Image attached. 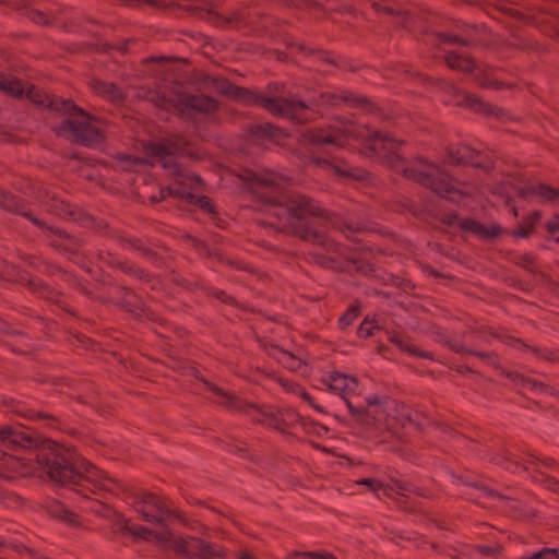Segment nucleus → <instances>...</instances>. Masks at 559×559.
Instances as JSON below:
<instances>
[{"label": "nucleus", "mask_w": 559, "mask_h": 559, "mask_svg": "<svg viewBox=\"0 0 559 559\" xmlns=\"http://www.w3.org/2000/svg\"><path fill=\"white\" fill-rule=\"evenodd\" d=\"M349 139L361 140L364 146L378 157L388 160L396 159V164L393 166L396 171H401L406 178L431 189L441 198L460 203L472 193L469 186L456 182L433 163L418 158L413 164L406 165L403 160H400L397 151L401 142L388 133L371 132L367 127L350 121L336 122L329 130L310 132V141L314 144H334L343 147L348 144Z\"/></svg>", "instance_id": "f257e3e1"}, {"label": "nucleus", "mask_w": 559, "mask_h": 559, "mask_svg": "<svg viewBox=\"0 0 559 559\" xmlns=\"http://www.w3.org/2000/svg\"><path fill=\"white\" fill-rule=\"evenodd\" d=\"M287 179L275 173L265 170L252 174L250 188L264 203L266 214L274 218L269 224L285 233L299 235L331 248L334 246L324 235L309 228H300L307 216L323 217L325 211L311 199L285 191Z\"/></svg>", "instance_id": "f03ea898"}, {"label": "nucleus", "mask_w": 559, "mask_h": 559, "mask_svg": "<svg viewBox=\"0 0 559 559\" xmlns=\"http://www.w3.org/2000/svg\"><path fill=\"white\" fill-rule=\"evenodd\" d=\"M34 460L56 484L86 487L92 492L115 490V480L90 464L73 449L55 444L53 448L37 452Z\"/></svg>", "instance_id": "7ed1b4c3"}, {"label": "nucleus", "mask_w": 559, "mask_h": 559, "mask_svg": "<svg viewBox=\"0 0 559 559\" xmlns=\"http://www.w3.org/2000/svg\"><path fill=\"white\" fill-rule=\"evenodd\" d=\"M0 91L12 97H20L26 92L27 98L34 104L68 114L69 118L56 128L58 135L86 146L97 145L103 141L99 127L71 100L50 97L34 86L26 88L20 80L12 76L0 78Z\"/></svg>", "instance_id": "20e7f679"}, {"label": "nucleus", "mask_w": 559, "mask_h": 559, "mask_svg": "<svg viewBox=\"0 0 559 559\" xmlns=\"http://www.w3.org/2000/svg\"><path fill=\"white\" fill-rule=\"evenodd\" d=\"M145 151L151 157L150 163L153 166L160 165L175 178L171 186L160 190L159 200L165 199L166 195H174L188 203H193L206 212L213 211L209 198L194 195L192 192L201 183L200 177L182 170L176 160V156L185 152L182 139H166L158 143H150L145 146ZM153 201H158V199L153 198Z\"/></svg>", "instance_id": "39448f33"}, {"label": "nucleus", "mask_w": 559, "mask_h": 559, "mask_svg": "<svg viewBox=\"0 0 559 559\" xmlns=\"http://www.w3.org/2000/svg\"><path fill=\"white\" fill-rule=\"evenodd\" d=\"M222 93L246 105H259L269 112L278 117L290 119L295 122H305L310 117V109L300 100L285 98L283 96L266 97L254 91L239 87L227 81L219 86Z\"/></svg>", "instance_id": "423d86ee"}, {"label": "nucleus", "mask_w": 559, "mask_h": 559, "mask_svg": "<svg viewBox=\"0 0 559 559\" xmlns=\"http://www.w3.org/2000/svg\"><path fill=\"white\" fill-rule=\"evenodd\" d=\"M170 547L180 557L188 559H227L225 550L203 543L197 537L173 536Z\"/></svg>", "instance_id": "0eeeda50"}, {"label": "nucleus", "mask_w": 559, "mask_h": 559, "mask_svg": "<svg viewBox=\"0 0 559 559\" xmlns=\"http://www.w3.org/2000/svg\"><path fill=\"white\" fill-rule=\"evenodd\" d=\"M157 106L167 111L174 109L180 112L186 110L212 112L217 108V103L214 98L205 95L178 94L174 99L158 97Z\"/></svg>", "instance_id": "6e6552de"}, {"label": "nucleus", "mask_w": 559, "mask_h": 559, "mask_svg": "<svg viewBox=\"0 0 559 559\" xmlns=\"http://www.w3.org/2000/svg\"><path fill=\"white\" fill-rule=\"evenodd\" d=\"M135 510L143 520L156 524H163L165 519L171 514L168 499L153 492L139 495L135 500Z\"/></svg>", "instance_id": "1a4fd4ad"}, {"label": "nucleus", "mask_w": 559, "mask_h": 559, "mask_svg": "<svg viewBox=\"0 0 559 559\" xmlns=\"http://www.w3.org/2000/svg\"><path fill=\"white\" fill-rule=\"evenodd\" d=\"M322 383L330 392L337 394L346 404L353 415L360 414V409L352 403L349 397L356 392L358 382L356 378L341 372H331L322 378Z\"/></svg>", "instance_id": "9d476101"}, {"label": "nucleus", "mask_w": 559, "mask_h": 559, "mask_svg": "<svg viewBox=\"0 0 559 559\" xmlns=\"http://www.w3.org/2000/svg\"><path fill=\"white\" fill-rule=\"evenodd\" d=\"M37 447V440L28 432L17 428L0 429V459L4 456H15L20 450H32Z\"/></svg>", "instance_id": "9b49d317"}, {"label": "nucleus", "mask_w": 559, "mask_h": 559, "mask_svg": "<svg viewBox=\"0 0 559 559\" xmlns=\"http://www.w3.org/2000/svg\"><path fill=\"white\" fill-rule=\"evenodd\" d=\"M522 198L535 195L540 198L542 201L550 202L559 206V190L554 189L545 183H531L519 190Z\"/></svg>", "instance_id": "f8f14e48"}, {"label": "nucleus", "mask_w": 559, "mask_h": 559, "mask_svg": "<svg viewBox=\"0 0 559 559\" xmlns=\"http://www.w3.org/2000/svg\"><path fill=\"white\" fill-rule=\"evenodd\" d=\"M266 354L290 371H298L302 367V361L292 353L278 347L270 345L265 348Z\"/></svg>", "instance_id": "ddd939ff"}, {"label": "nucleus", "mask_w": 559, "mask_h": 559, "mask_svg": "<svg viewBox=\"0 0 559 559\" xmlns=\"http://www.w3.org/2000/svg\"><path fill=\"white\" fill-rule=\"evenodd\" d=\"M478 152L468 145H461L455 150H451L448 157L450 164H471L476 167H486L477 159Z\"/></svg>", "instance_id": "4468645a"}, {"label": "nucleus", "mask_w": 559, "mask_h": 559, "mask_svg": "<svg viewBox=\"0 0 559 559\" xmlns=\"http://www.w3.org/2000/svg\"><path fill=\"white\" fill-rule=\"evenodd\" d=\"M459 224L462 229L468 230L484 239L496 238L501 231L498 225L484 226L474 219H462Z\"/></svg>", "instance_id": "2eb2a0df"}, {"label": "nucleus", "mask_w": 559, "mask_h": 559, "mask_svg": "<svg viewBox=\"0 0 559 559\" xmlns=\"http://www.w3.org/2000/svg\"><path fill=\"white\" fill-rule=\"evenodd\" d=\"M92 88L102 97L112 103L119 102L123 98V93L119 87L109 82L94 80Z\"/></svg>", "instance_id": "dca6fc26"}, {"label": "nucleus", "mask_w": 559, "mask_h": 559, "mask_svg": "<svg viewBox=\"0 0 559 559\" xmlns=\"http://www.w3.org/2000/svg\"><path fill=\"white\" fill-rule=\"evenodd\" d=\"M445 62L450 68L465 72H471L475 68V63L472 59L453 51L447 52Z\"/></svg>", "instance_id": "f3484780"}, {"label": "nucleus", "mask_w": 559, "mask_h": 559, "mask_svg": "<svg viewBox=\"0 0 559 559\" xmlns=\"http://www.w3.org/2000/svg\"><path fill=\"white\" fill-rule=\"evenodd\" d=\"M536 461H538V459L534 454L526 455L521 462L506 459L503 467L512 473H521L522 471H528L535 465Z\"/></svg>", "instance_id": "a211bd4d"}, {"label": "nucleus", "mask_w": 559, "mask_h": 559, "mask_svg": "<svg viewBox=\"0 0 559 559\" xmlns=\"http://www.w3.org/2000/svg\"><path fill=\"white\" fill-rule=\"evenodd\" d=\"M392 344L399 347L402 352H405L413 356L426 357L423 352H420L413 343L407 341L406 338L394 335L390 337Z\"/></svg>", "instance_id": "6ab92c4d"}, {"label": "nucleus", "mask_w": 559, "mask_h": 559, "mask_svg": "<svg viewBox=\"0 0 559 559\" xmlns=\"http://www.w3.org/2000/svg\"><path fill=\"white\" fill-rule=\"evenodd\" d=\"M457 103L464 105L465 107L478 111V112H488L489 106L478 99L476 96L471 94H463L462 99Z\"/></svg>", "instance_id": "aec40b11"}, {"label": "nucleus", "mask_w": 559, "mask_h": 559, "mask_svg": "<svg viewBox=\"0 0 559 559\" xmlns=\"http://www.w3.org/2000/svg\"><path fill=\"white\" fill-rule=\"evenodd\" d=\"M540 213L534 212L532 215H530L523 223L522 226H520L518 229L513 231L514 237H526L531 234L533 230L535 224L539 221Z\"/></svg>", "instance_id": "412c9836"}, {"label": "nucleus", "mask_w": 559, "mask_h": 559, "mask_svg": "<svg viewBox=\"0 0 559 559\" xmlns=\"http://www.w3.org/2000/svg\"><path fill=\"white\" fill-rule=\"evenodd\" d=\"M51 513L60 520L69 523L76 524V515L68 510L62 503L56 502L51 506Z\"/></svg>", "instance_id": "4be33fe9"}, {"label": "nucleus", "mask_w": 559, "mask_h": 559, "mask_svg": "<svg viewBox=\"0 0 559 559\" xmlns=\"http://www.w3.org/2000/svg\"><path fill=\"white\" fill-rule=\"evenodd\" d=\"M129 531L134 536L141 537V538H143L145 540H162V539H165V537L162 534L155 533L152 530H150L147 527H144V526H135V527L129 528Z\"/></svg>", "instance_id": "5701e85b"}, {"label": "nucleus", "mask_w": 559, "mask_h": 559, "mask_svg": "<svg viewBox=\"0 0 559 559\" xmlns=\"http://www.w3.org/2000/svg\"><path fill=\"white\" fill-rule=\"evenodd\" d=\"M357 485L365 486L369 491L373 492L378 497L381 492L385 493V486L378 479L374 478H361L356 481Z\"/></svg>", "instance_id": "b1692460"}, {"label": "nucleus", "mask_w": 559, "mask_h": 559, "mask_svg": "<svg viewBox=\"0 0 559 559\" xmlns=\"http://www.w3.org/2000/svg\"><path fill=\"white\" fill-rule=\"evenodd\" d=\"M520 559H559V549L544 548L530 556H523Z\"/></svg>", "instance_id": "393cba45"}, {"label": "nucleus", "mask_w": 559, "mask_h": 559, "mask_svg": "<svg viewBox=\"0 0 559 559\" xmlns=\"http://www.w3.org/2000/svg\"><path fill=\"white\" fill-rule=\"evenodd\" d=\"M277 130L270 123L257 124L252 128V134L257 138H274Z\"/></svg>", "instance_id": "a878e982"}, {"label": "nucleus", "mask_w": 559, "mask_h": 559, "mask_svg": "<svg viewBox=\"0 0 559 559\" xmlns=\"http://www.w3.org/2000/svg\"><path fill=\"white\" fill-rule=\"evenodd\" d=\"M296 396L300 397L305 403L309 404L318 413L323 412L321 406L313 403L312 397L302 386H300L299 390H297Z\"/></svg>", "instance_id": "bb28decb"}, {"label": "nucleus", "mask_w": 559, "mask_h": 559, "mask_svg": "<svg viewBox=\"0 0 559 559\" xmlns=\"http://www.w3.org/2000/svg\"><path fill=\"white\" fill-rule=\"evenodd\" d=\"M214 391L221 396V399L217 401L218 403L228 407H238V402L234 396L222 392L219 389H214Z\"/></svg>", "instance_id": "cd10ccee"}, {"label": "nucleus", "mask_w": 559, "mask_h": 559, "mask_svg": "<svg viewBox=\"0 0 559 559\" xmlns=\"http://www.w3.org/2000/svg\"><path fill=\"white\" fill-rule=\"evenodd\" d=\"M357 313L358 311L356 308H352L346 313H344L338 320L341 328L344 329L352 324V322L357 318Z\"/></svg>", "instance_id": "c85d7f7f"}, {"label": "nucleus", "mask_w": 559, "mask_h": 559, "mask_svg": "<svg viewBox=\"0 0 559 559\" xmlns=\"http://www.w3.org/2000/svg\"><path fill=\"white\" fill-rule=\"evenodd\" d=\"M277 381L280 385L284 389V391L294 395H296L297 390H299V388L301 386L298 383L284 378H278Z\"/></svg>", "instance_id": "c756f323"}, {"label": "nucleus", "mask_w": 559, "mask_h": 559, "mask_svg": "<svg viewBox=\"0 0 559 559\" xmlns=\"http://www.w3.org/2000/svg\"><path fill=\"white\" fill-rule=\"evenodd\" d=\"M277 381L280 385L284 389V391L294 395H296L297 390H299V388L301 386L298 383L284 378H278Z\"/></svg>", "instance_id": "7c9ffc66"}, {"label": "nucleus", "mask_w": 559, "mask_h": 559, "mask_svg": "<svg viewBox=\"0 0 559 559\" xmlns=\"http://www.w3.org/2000/svg\"><path fill=\"white\" fill-rule=\"evenodd\" d=\"M373 328L374 325L372 322L364 321L358 329V335L360 337H368L372 335Z\"/></svg>", "instance_id": "2f4dec72"}, {"label": "nucleus", "mask_w": 559, "mask_h": 559, "mask_svg": "<svg viewBox=\"0 0 559 559\" xmlns=\"http://www.w3.org/2000/svg\"><path fill=\"white\" fill-rule=\"evenodd\" d=\"M92 511H94L96 514L105 518H109L111 514V509L103 503H95L94 507H92Z\"/></svg>", "instance_id": "473e14b6"}, {"label": "nucleus", "mask_w": 559, "mask_h": 559, "mask_svg": "<svg viewBox=\"0 0 559 559\" xmlns=\"http://www.w3.org/2000/svg\"><path fill=\"white\" fill-rule=\"evenodd\" d=\"M546 227L550 235L556 236L559 233V216H554L548 221Z\"/></svg>", "instance_id": "72a5a7b5"}, {"label": "nucleus", "mask_w": 559, "mask_h": 559, "mask_svg": "<svg viewBox=\"0 0 559 559\" xmlns=\"http://www.w3.org/2000/svg\"><path fill=\"white\" fill-rule=\"evenodd\" d=\"M302 556L307 559H336L334 556L328 552H304Z\"/></svg>", "instance_id": "f704fd0d"}, {"label": "nucleus", "mask_w": 559, "mask_h": 559, "mask_svg": "<svg viewBox=\"0 0 559 559\" xmlns=\"http://www.w3.org/2000/svg\"><path fill=\"white\" fill-rule=\"evenodd\" d=\"M441 39L444 43L466 45L465 40L452 35H442Z\"/></svg>", "instance_id": "c9c22d12"}, {"label": "nucleus", "mask_w": 559, "mask_h": 559, "mask_svg": "<svg viewBox=\"0 0 559 559\" xmlns=\"http://www.w3.org/2000/svg\"><path fill=\"white\" fill-rule=\"evenodd\" d=\"M233 559H258L252 552L248 550H239L233 557Z\"/></svg>", "instance_id": "e433bc0d"}, {"label": "nucleus", "mask_w": 559, "mask_h": 559, "mask_svg": "<svg viewBox=\"0 0 559 559\" xmlns=\"http://www.w3.org/2000/svg\"><path fill=\"white\" fill-rule=\"evenodd\" d=\"M372 7L373 9L377 11V12H388L389 14H392L393 13V10L392 9H389L382 4H380L379 2H373L372 3Z\"/></svg>", "instance_id": "4c0bfd02"}, {"label": "nucleus", "mask_w": 559, "mask_h": 559, "mask_svg": "<svg viewBox=\"0 0 559 559\" xmlns=\"http://www.w3.org/2000/svg\"><path fill=\"white\" fill-rule=\"evenodd\" d=\"M479 550L481 554L487 555V556H493L498 552L496 549L488 547V546H481V547H479Z\"/></svg>", "instance_id": "58836bf2"}, {"label": "nucleus", "mask_w": 559, "mask_h": 559, "mask_svg": "<svg viewBox=\"0 0 559 559\" xmlns=\"http://www.w3.org/2000/svg\"><path fill=\"white\" fill-rule=\"evenodd\" d=\"M46 21V17L41 13H37V23H44Z\"/></svg>", "instance_id": "ea45409f"}, {"label": "nucleus", "mask_w": 559, "mask_h": 559, "mask_svg": "<svg viewBox=\"0 0 559 559\" xmlns=\"http://www.w3.org/2000/svg\"><path fill=\"white\" fill-rule=\"evenodd\" d=\"M347 229L350 230V231H358L361 229V226L360 225H356V226H347Z\"/></svg>", "instance_id": "a19ab883"}, {"label": "nucleus", "mask_w": 559, "mask_h": 559, "mask_svg": "<svg viewBox=\"0 0 559 559\" xmlns=\"http://www.w3.org/2000/svg\"><path fill=\"white\" fill-rule=\"evenodd\" d=\"M543 463L546 465V466H550L552 465L554 461L551 459H546L545 461H543Z\"/></svg>", "instance_id": "79ce46f5"}, {"label": "nucleus", "mask_w": 559, "mask_h": 559, "mask_svg": "<svg viewBox=\"0 0 559 559\" xmlns=\"http://www.w3.org/2000/svg\"><path fill=\"white\" fill-rule=\"evenodd\" d=\"M367 402H368L369 404H376L378 401H377V399H376V397H369V399L367 400Z\"/></svg>", "instance_id": "37998d69"}, {"label": "nucleus", "mask_w": 559, "mask_h": 559, "mask_svg": "<svg viewBox=\"0 0 559 559\" xmlns=\"http://www.w3.org/2000/svg\"><path fill=\"white\" fill-rule=\"evenodd\" d=\"M16 459H17V460L25 461V464H26V463H28V462H31V461H33V457H27V459H25V457H17V456H16Z\"/></svg>", "instance_id": "c03bdc74"}, {"label": "nucleus", "mask_w": 559, "mask_h": 559, "mask_svg": "<svg viewBox=\"0 0 559 559\" xmlns=\"http://www.w3.org/2000/svg\"><path fill=\"white\" fill-rule=\"evenodd\" d=\"M483 86H491V82L483 81L480 82Z\"/></svg>", "instance_id": "a18cd8bd"}, {"label": "nucleus", "mask_w": 559, "mask_h": 559, "mask_svg": "<svg viewBox=\"0 0 559 559\" xmlns=\"http://www.w3.org/2000/svg\"><path fill=\"white\" fill-rule=\"evenodd\" d=\"M509 12H510V14H515V10L514 9H510Z\"/></svg>", "instance_id": "49530a36"}]
</instances>
